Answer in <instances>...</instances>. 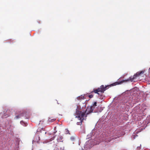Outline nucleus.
<instances>
[{
    "label": "nucleus",
    "mask_w": 150,
    "mask_h": 150,
    "mask_svg": "<svg viewBox=\"0 0 150 150\" xmlns=\"http://www.w3.org/2000/svg\"><path fill=\"white\" fill-rule=\"evenodd\" d=\"M144 73V72L143 71L138 72L133 76L129 77V79L126 80H122L121 81H119L117 82H116L110 85L105 86H104L103 85H102L99 88H98L99 91V92H100L103 93L104 92V91L109 88V86L111 87V86H116L118 84H120L123 82H127L129 81L132 82L134 79L139 76L141 74H143Z\"/></svg>",
    "instance_id": "nucleus-1"
},
{
    "label": "nucleus",
    "mask_w": 150,
    "mask_h": 150,
    "mask_svg": "<svg viewBox=\"0 0 150 150\" xmlns=\"http://www.w3.org/2000/svg\"><path fill=\"white\" fill-rule=\"evenodd\" d=\"M75 114L76 117L78 118L80 121L79 122H77V124L78 125H81L83 121L84 120H85L86 119V116L84 112H82V111H79L77 109L76 110Z\"/></svg>",
    "instance_id": "nucleus-2"
},
{
    "label": "nucleus",
    "mask_w": 150,
    "mask_h": 150,
    "mask_svg": "<svg viewBox=\"0 0 150 150\" xmlns=\"http://www.w3.org/2000/svg\"><path fill=\"white\" fill-rule=\"evenodd\" d=\"M95 108L93 106H90V107H88L87 108L86 111L85 112H84L85 115H86V117L88 114L89 113L93 112V111Z\"/></svg>",
    "instance_id": "nucleus-3"
},
{
    "label": "nucleus",
    "mask_w": 150,
    "mask_h": 150,
    "mask_svg": "<svg viewBox=\"0 0 150 150\" xmlns=\"http://www.w3.org/2000/svg\"><path fill=\"white\" fill-rule=\"evenodd\" d=\"M63 139V137L61 135H58L57 137V140L58 142H62Z\"/></svg>",
    "instance_id": "nucleus-4"
},
{
    "label": "nucleus",
    "mask_w": 150,
    "mask_h": 150,
    "mask_svg": "<svg viewBox=\"0 0 150 150\" xmlns=\"http://www.w3.org/2000/svg\"><path fill=\"white\" fill-rule=\"evenodd\" d=\"M25 114V113H22L19 114L18 115L16 116L15 117L14 119L16 120L21 117L23 116L24 114Z\"/></svg>",
    "instance_id": "nucleus-5"
},
{
    "label": "nucleus",
    "mask_w": 150,
    "mask_h": 150,
    "mask_svg": "<svg viewBox=\"0 0 150 150\" xmlns=\"http://www.w3.org/2000/svg\"><path fill=\"white\" fill-rule=\"evenodd\" d=\"M56 120V118H53V117H49L48 121V122H52Z\"/></svg>",
    "instance_id": "nucleus-6"
},
{
    "label": "nucleus",
    "mask_w": 150,
    "mask_h": 150,
    "mask_svg": "<svg viewBox=\"0 0 150 150\" xmlns=\"http://www.w3.org/2000/svg\"><path fill=\"white\" fill-rule=\"evenodd\" d=\"M93 92H94L95 93H97L98 95H100L99 93H98L99 92V91L98 88L97 89H93V90L91 92V93H92Z\"/></svg>",
    "instance_id": "nucleus-7"
},
{
    "label": "nucleus",
    "mask_w": 150,
    "mask_h": 150,
    "mask_svg": "<svg viewBox=\"0 0 150 150\" xmlns=\"http://www.w3.org/2000/svg\"><path fill=\"white\" fill-rule=\"evenodd\" d=\"M65 133L66 134H70L69 131L67 129H65Z\"/></svg>",
    "instance_id": "nucleus-8"
},
{
    "label": "nucleus",
    "mask_w": 150,
    "mask_h": 150,
    "mask_svg": "<svg viewBox=\"0 0 150 150\" xmlns=\"http://www.w3.org/2000/svg\"><path fill=\"white\" fill-rule=\"evenodd\" d=\"M97 102H95L93 104V105L92 106H93L95 108V106H97Z\"/></svg>",
    "instance_id": "nucleus-9"
},
{
    "label": "nucleus",
    "mask_w": 150,
    "mask_h": 150,
    "mask_svg": "<svg viewBox=\"0 0 150 150\" xmlns=\"http://www.w3.org/2000/svg\"><path fill=\"white\" fill-rule=\"evenodd\" d=\"M82 96H79L78 97H77V99H78V100H80L81 99H82Z\"/></svg>",
    "instance_id": "nucleus-10"
},
{
    "label": "nucleus",
    "mask_w": 150,
    "mask_h": 150,
    "mask_svg": "<svg viewBox=\"0 0 150 150\" xmlns=\"http://www.w3.org/2000/svg\"><path fill=\"white\" fill-rule=\"evenodd\" d=\"M35 138H38V141H39L40 140V137L39 136H36L35 137Z\"/></svg>",
    "instance_id": "nucleus-11"
},
{
    "label": "nucleus",
    "mask_w": 150,
    "mask_h": 150,
    "mask_svg": "<svg viewBox=\"0 0 150 150\" xmlns=\"http://www.w3.org/2000/svg\"><path fill=\"white\" fill-rule=\"evenodd\" d=\"M93 96L92 95H89V97L90 98H93Z\"/></svg>",
    "instance_id": "nucleus-12"
},
{
    "label": "nucleus",
    "mask_w": 150,
    "mask_h": 150,
    "mask_svg": "<svg viewBox=\"0 0 150 150\" xmlns=\"http://www.w3.org/2000/svg\"><path fill=\"white\" fill-rule=\"evenodd\" d=\"M78 106H77V108H78Z\"/></svg>",
    "instance_id": "nucleus-13"
}]
</instances>
